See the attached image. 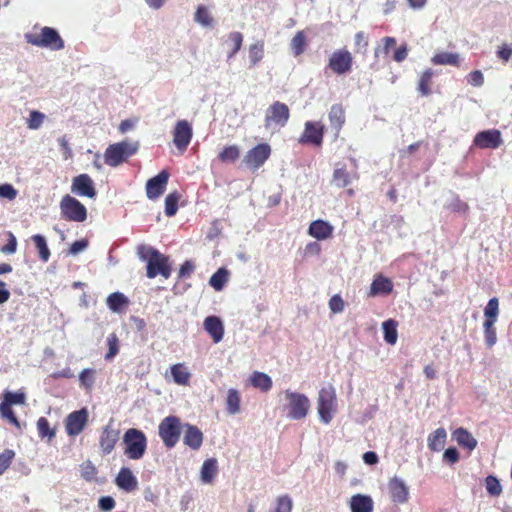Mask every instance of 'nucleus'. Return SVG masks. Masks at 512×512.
Segmentation results:
<instances>
[{
	"mask_svg": "<svg viewBox=\"0 0 512 512\" xmlns=\"http://www.w3.org/2000/svg\"><path fill=\"white\" fill-rule=\"evenodd\" d=\"M137 252L140 259L147 262L146 275L148 278L153 279L161 275L168 279L171 276L169 257L160 253L157 249L145 245H140Z\"/></svg>",
	"mask_w": 512,
	"mask_h": 512,
	"instance_id": "f257e3e1",
	"label": "nucleus"
},
{
	"mask_svg": "<svg viewBox=\"0 0 512 512\" xmlns=\"http://www.w3.org/2000/svg\"><path fill=\"white\" fill-rule=\"evenodd\" d=\"M338 409L336 389L328 384L319 390L317 397V412L319 419L324 424H329Z\"/></svg>",
	"mask_w": 512,
	"mask_h": 512,
	"instance_id": "f03ea898",
	"label": "nucleus"
},
{
	"mask_svg": "<svg viewBox=\"0 0 512 512\" xmlns=\"http://www.w3.org/2000/svg\"><path fill=\"white\" fill-rule=\"evenodd\" d=\"M124 455L130 460H140L146 453L148 440L145 433L129 428L123 435Z\"/></svg>",
	"mask_w": 512,
	"mask_h": 512,
	"instance_id": "7ed1b4c3",
	"label": "nucleus"
},
{
	"mask_svg": "<svg viewBox=\"0 0 512 512\" xmlns=\"http://www.w3.org/2000/svg\"><path fill=\"white\" fill-rule=\"evenodd\" d=\"M139 149L138 142L127 140L109 145L104 153V161L110 167H116L127 161V159L136 154Z\"/></svg>",
	"mask_w": 512,
	"mask_h": 512,
	"instance_id": "20e7f679",
	"label": "nucleus"
},
{
	"mask_svg": "<svg viewBox=\"0 0 512 512\" xmlns=\"http://www.w3.org/2000/svg\"><path fill=\"white\" fill-rule=\"evenodd\" d=\"M179 417L170 415L161 420L158 426V434L166 448L171 449L179 442L182 428Z\"/></svg>",
	"mask_w": 512,
	"mask_h": 512,
	"instance_id": "39448f33",
	"label": "nucleus"
},
{
	"mask_svg": "<svg viewBox=\"0 0 512 512\" xmlns=\"http://www.w3.org/2000/svg\"><path fill=\"white\" fill-rule=\"evenodd\" d=\"M285 399L287 400L286 410L287 417L292 420H301L306 418L310 410V400L302 393L285 391Z\"/></svg>",
	"mask_w": 512,
	"mask_h": 512,
	"instance_id": "423d86ee",
	"label": "nucleus"
},
{
	"mask_svg": "<svg viewBox=\"0 0 512 512\" xmlns=\"http://www.w3.org/2000/svg\"><path fill=\"white\" fill-rule=\"evenodd\" d=\"M25 39L29 44L37 47H48L53 50L64 48V41L57 30L51 27H43L40 33H27Z\"/></svg>",
	"mask_w": 512,
	"mask_h": 512,
	"instance_id": "0eeeda50",
	"label": "nucleus"
},
{
	"mask_svg": "<svg viewBox=\"0 0 512 512\" xmlns=\"http://www.w3.org/2000/svg\"><path fill=\"white\" fill-rule=\"evenodd\" d=\"M26 401V395L22 391L11 392L7 391L3 395V400L0 403V415L3 419L7 420L10 424L17 429H21V424L12 409L13 405H23Z\"/></svg>",
	"mask_w": 512,
	"mask_h": 512,
	"instance_id": "6e6552de",
	"label": "nucleus"
},
{
	"mask_svg": "<svg viewBox=\"0 0 512 512\" xmlns=\"http://www.w3.org/2000/svg\"><path fill=\"white\" fill-rule=\"evenodd\" d=\"M62 217L67 221L84 222L87 219L86 207L75 197L67 194L60 201Z\"/></svg>",
	"mask_w": 512,
	"mask_h": 512,
	"instance_id": "1a4fd4ad",
	"label": "nucleus"
},
{
	"mask_svg": "<svg viewBox=\"0 0 512 512\" xmlns=\"http://www.w3.org/2000/svg\"><path fill=\"white\" fill-rule=\"evenodd\" d=\"M353 55L346 49H336L328 58L327 68L336 75H345L352 71Z\"/></svg>",
	"mask_w": 512,
	"mask_h": 512,
	"instance_id": "9d476101",
	"label": "nucleus"
},
{
	"mask_svg": "<svg viewBox=\"0 0 512 512\" xmlns=\"http://www.w3.org/2000/svg\"><path fill=\"white\" fill-rule=\"evenodd\" d=\"M290 118L289 107L280 101L273 102L266 110L264 125L267 129L272 127H284Z\"/></svg>",
	"mask_w": 512,
	"mask_h": 512,
	"instance_id": "9b49d317",
	"label": "nucleus"
},
{
	"mask_svg": "<svg viewBox=\"0 0 512 512\" xmlns=\"http://www.w3.org/2000/svg\"><path fill=\"white\" fill-rule=\"evenodd\" d=\"M270 155V145L267 143H260L246 153L243 162L248 168L258 170L267 161Z\"/></svg>",
	"mask_w": 512,
	"mask_h": 512,
	"instance_id": "f8f14e48",
	"label": "nucleus"
},
{
	"mask_svg": "<svg viewBox=\"0 0 512 512\" xmlns=\"http://www.w3.org/2000/svg\"><path fill=\"white\" fill-rule=\"evenodd\" d=\"M89 414L86 408L69 413L65 419V430L68 436L75 437L82 433L88 423Z\"/></svg>",
	"mask_w": 512,
	"mask_h": 512,
	"instance_id": "ddd939ff",
	"label": "nucleus"
},
{
	"mask_svg": "<svg viewBox=\"0 0 512 512\" xmlns=\"http://www.w3.org/2000/svg\"><path fill=\"white\" fill-rule=\"evenodd\" d=\"M120 438V430L113 426L111 420L102 429L99 437V448L103 455H109L115 448Z\"/></svg>",
	"mask_w": 512,
	"mask_h": 512,
	"instance_id": "4468645a",
	"label": "nucleus"
},
{
	"mask_svg": "<svg viewBox=\"0 0 512 512\" xmlns=\"http://www.w3.org/2000/svg\"><path fill=\"white\" fill-rule=\"evenodd\" d=\"M192 136L193 130L190 123L187 120H179L174 128L173 142L181 153L186 151Z\"/></svg>",
	"mask_w": 512,
	"mask_h": 512,
	"instance_id": "2eb2a0df",
	"label": "nucleus"
},
{
	"mask_svg": "<svg viewBox=\"0 0 512 512\" xmlns=\"http://www.w3.org/2000/svg\"><path fill=\"white\" fill-rule=\"evenodd\" d=\"M71 192L78 196L91 199L97 196L94 182L88 174H80L73 178Z\"/></svg>",
	"mask_w": 512,
	"mask_h": 512,
	"instance_id": "dca6fc26",
	"label": "nucleus"
},
{
	"mask_svg": "<svg viewBox=\"0 0 512 512\" xmlns=\"http://www.w3.org/2000/svg\"><path fill=\"white\" fill-rule=\"evenodd\" d=\"M473 143L480 149H497L503 143L501 132L497 129L481 131L476 134Z\"/></svg>",
	"mask_w": 512,
	"mask_h": 512,
	"instance_id": "f3484780",
	"label": "nucleus"
},
{
	"mask_svg": "<svg viewBox=\"0 0 512 512\" xmlns=\"http://www.w3.org/2000/svg\"><path fill=\"white\" fill-rule=\"evenodd\" d=\"M169 177L170 173L167 170H162L147 181L146 195L150 200H155L164 193Z\"/></svg>",
	"mask_w": 512,
	"mask_h": 512,
	"instance_id": "a211bd4d",
	"label": "nucleus"
},
{
	"mask_svg": "<svg viewBox=\"0 0 512 512\" xmlns=\"http://www.w3.org/2000/svg\"><path fill=\"white\" fill-rule=\"evenodd\" d=\"M388 492L392 502L396 504H404L408 501V487L404 481L398 477H393L389 480Z\"/></svg>",
	"mask_w": 512,
	"mask_h": 512,
	"instance_id": "6ab92c4d",
	"label": "nucleus"
},
{
	"mask_svg": "<svg viewBox=\"0 0 512 512\" xmlns=\"http://www.w3.org/2000/svg\"><path fill=\"white\" fill-rule=\"evenodd\" d=\"M324 127L319 123L306 122L304 132L300 138V143H309L320 146L323 142Z\"/></svg>",
	"mask_w": 512,
	"mask_h": 512,
	"instance_id": "aec40b11",
	"label": "nucleus"
},
{
	"mask_svg": "<svg viewBox=\"0 0 512 512\" xmlns=\"http://www.w3.org/2000/svg\"><path fill=\"white\" fill-rule=\"evenodd\" d=\"M184 436L183 442L186 446L191 448L194 451L200 449L203 443V433L202 431L195 425H191L186 423L184 426Z\"/></svg>",
	"mask_w": 512,
	"mask_h": 512,
	"instance_id": "412c9836",
	"label": "nucleus"
},
{
	"mask_svg": "<svg viewBox=\"0 0 512 512\" xmlns=\"http://www.w3.org/2000/svg\"><path fill=\"white\" fill-rule=\"evenodd\" d=\"M115 483L125 492L135 491L138 487V481L132 471L127 467H122L116 476Z\"/></svg>",
	"mask_w": 512,
	"mask_h": 512,
	"instance_id": "4be33fe9",
	"label": "nucleus"
},
{
	"mask_svg": "<svg viewBox=\"0 0 512 512\" xmlns=\"http://www.w3.org/2000/svg\"><path fill=\"white\" fill-rule=\"evenodd\" d=\"M328 118L332 129L338 135L346 122L345 109L341 103L333 104L329 110Z\"/></svg>",
	"mask_w": 512,
	"mask_h": 512,
	"instance_id": "5701e85b",
	"label": "nucleus"
},
{
	"mask_svg": "<svg viewBox=\"0 0 512 512\" xmlns=\"http://www.w3.org/2000/svg\"><path fill=\"white\" fill-rule=\"evenodd\" d=\"M204 329L212 337L214 343H219L224 336V326L217 316H209L204 320Z\"/></svg>",
	"mask_w": 512,
	"mask_h": 512,
	"instance_id": "b1692460",
	"label": "nucleus"
},
{
	"mask_svg": "<svg viewBox=\"0 0 512 512\" xmlns=\"http://www.w3.org/2000/svg\"><path fill=\"white\" fill-rule=\"evenodd\" d=\"M392 281L383 275H377L370 286L369 296L389 295L393 291Z\"/></svg>",
	"mask_w": 512,
	"mask_h": 512,
	"instance_id": "393cba45",
	"label": "nucleus"
},
{
	"mask_svg": "<svg viewBox=\"0 0 512 512\" xmlns=\"http://www.w3.org/2000/svg\"><path fill=\"white\" fill-rule=\"evenodd\" d=\"M349 506L351 512H373L374 502L369 495L355 494L350 498Z\"/></svg>",
	"mask_w": 512,
	"mask_h": 512,
	"instance_id": "a878e982",
	"label": "nucleus"
},
{
	"mask_svg": "<svg viewBox=\"0 0 512 512\" xmlns=\"http://www.w3.org/2000/svg\"><path fill=\"white\" fill-rule=\"evenodd\" d=\"M170 374L175 384L179 386H189L192 374L185 363H176L171 365Z\"/></svg>",
	"mask_w": 512,
	"mask_h": 512,
	"instance_id": "bb28decb",
	"label": "nucleus"
},
{
	"mask_svg": "<svg viewBox=\"0 0 512 512\" xmlns=\"http://www.w3.org/2000/svg\"><path fill=\"white\" fill-rule=\"evenodd\" d=\"M308 233L318 240H325L332 236L333 226L326 221L315 220L310 224Z\"/></svg>",
	"mask_w": 512,
	"mask_h": 512,
	"instance_id": "cd10ccee",
	"label": "nucleus"
},
{
	"mask_svg": "<svg viewBox=\"0 0 512 512\" xmlns=\"http://www.w3.org/2000/svg\"><path fill=\"white\" fill-rule=\"evenodd\" d=\"M453 437L459 446L466 448L468 451H472L477 446V440L473 435L465 428H457L453 432Z\"/></svg>",
	"mask_w": 512,
	"mask_h": 512,
	"instance_id": "c85d7f7f",
	"label": "nucleus"
},
{
	"mask_svg": "<svg viewBox=\"0 0 512 512\" xmlns=\"http://www.w3.org/2000/svg\"><path fill=\"white\" fill-rule=\"evenodd\" d=\"M353 179H358V175L356 173L350 174L346 166L336 168L333 171L332 182L338 188H345L349 184H351Z\"/></svg>",
	"mask_w": 512,
	"mask_h": 512,
	"instance_id": "c756f323",
	"label": "nucleus"
},
{
	"mask_svg": "<svg viewBox=\"0 0 512 512\" xmlns=\"http://www.w3.org/2000/svg\"><path fill=\"white\" fill-rule=\"evenodd\" d=\"M434 75L435 72L431 68H427L420 74L417 82V91L422 96L431 95Z\"/></svg>",
	"mask_w": 512,
	"mask_h": 512,
	"instance_id": "7c9ffc66",
	"label": "nucleus"
},
{
	"mask_svg": "<svg viewBox=\"0 0 512 512\" xmlns=\"http://www.w3.org/2000/svg\"><path fill=\"white\" fill-rule=\"evenodd\" d=\"M250 383L253 387L262 392H268L272 388V379L263 372L255 371L250 376Z\"/></svg>",
	"mask_w": 512,
	"mask_h": 512,
	"instance_id": "2f4dec72",
	"label": "nucleus"
},
{
	"mask_svg": "<svg viewBox=\"0 0 512 512\" xmlns=\"http://www.w3.org/2000/svg\"><path fill=\"white\" fill-rule=\"evenodd\" d=\"M106 303L111 311L120 312L129 305V300L123 293L113 292L107 297Z\"/></svg>",
	"mask_w": 512,
	"mask_h": 512,
	"instance_id": "473e14b6",
	"label": "nucleus"
},
{
	"mask_svg": "<svg viewBox=\"0 0 512 512\" xmlns=\"http://www.w3.org/2000/svg\"><path fill=\"white\" fill-rule=\"evenodd\" d=\"M447 433L444 428H438L428 436V447L431 451H440L443 449Z\"/></svg>",
	"mask_w": 512,
	"mask_h": 512,
	"instance_id": "72a5a7b5",
	"label": "nucleus"
},
{
	"mask_svg": "<svg viewBox=\"0 0 512 512\" xmlns=\"http://www.w3.org/2000/svg\"><path fill=\"white\" fill-rule=\"evenodd\" d=\"M290 48L295 57L305 52L307 48V38L303 30L298 31L291 39Z\"/></svg>",
	"mask_w": 512,
	"mask_h": 512,
	"instance_id": "f704fd0d",
	"label": "nucleus"
},
{
	"mask_svg": "<svg viewBox=\"0 0 512 512\" xmlns=\"http://www.w3.org/2000/svg\"><path fill=\"white\" fill-rule=\"evenodd\" d=\"M431 62L435 65H452L459 66V56L451 52H437L431 58Z\"/></svg>",
	"mask_w": 512,
	"mask_h": 512,
	"instance_id": "c9c22d12",
	"label": "nucleus"
},
{
	"mask_svg": "<svg viewBox=\"0 0 512 512\" xmlns=\"http://www.w3.org/2000/svg\"><path fill=\"white\" fill-rule=\"evenodd\" d=\"M397 321L393 319L386 320L382 323V329L384 332V340L390 345H394L398 339L397 332Z\"/></svg>",
	"mask_w": 512,
	"mask_h": 512,
	"instance_id": "e433bc0d",
	"label": "nucleus"
},
{
	"mask_svg": "<svg viewBox=\"0 0 512 512\" xmlns=\"http://www.w3.org/2000/svg\"><path fill=\"white\" fill-rule=\"evenodd\" d=\"M31 239L35 244V247L38 251L40 260L44 263L48 262L50 259L51 253L47 246L45 237L40 234H35L31 237Z\"/></svg>",
	"mask_w": 512,
	"mask_h": 512,
	"instance_id": "4c0bfd02",
	"label": "nucleus"
},
{
	"mask_svg": "<svg viewBox=\"0 0 512 512\" xmlns=\"http://www.w3.org/2000/svg\"><path fill=\"white\" fill-rule=\"evenodd\" d=\"M217 473V461L210 458L204 461L201 468V479L205 483H211Z\"/></svg>",
	"mask_w": 512,
	"mask_h": 512,
	"instance_id": "58836bf2",
	"label": "nucleus"
},
{
	"mask_svg": "<svg viewBox=\"0 0 512 512\" xmlns=\"http://www.w3.org/2000/svg\"><path fill=\"white\" fill-rule=\"evenodd\" d=\"M37 431L41 439H47L50 442L56 435V429L50 427V423L45 417L37 420Z\"/></svg>",
	"mask_w": 512,
	"mask_h": 512,
	"instance_id": "ea45409f",
	"label": "nucleus"
},
{
	"mask_svg": "<svg viewBox=\"0 0 512 512\" xmlns=\"http://www.w3.org/2000/svg\"><path fill=\"white\" fill-rule=\"evenodd\" d=\"M228 270L225 268H219L209 279V284L216 291H221L228 281Z\"/></svg>",
	"mask_w": 512,
	"mask_h": 512,
	"instance_id": "a19ab883",
	"label": "nucleus"
},
{
	"mask_svg": "<svg viewBox=\"0 0 512 512\" xmlns=\"http://www.w3.org/2000/svg\"><path fill=\"white\" fill-rule=\"evenodd\" d=\"M240 157V149L237 145H229L218 154L221 163H234Z\"/></svg>",
	"mask_w": 512,
	"mask_h": 512,
	"instance_id": "79ce46f5",
	"label": "nucleus"
},
{
	"mask_svg": "<svg viewBox=\"0 0 512 512\" xmlns=\"http://www.w3.org/2000/svg\"><path fill=\"white\" fill-rule=\"evenodd\" d=\"M194 20L203 27H212L214 23L212 15L210 14L208 8L204 5H199L197 7Z\"/></svg>",
	"mask_w": 512,
	"mask_h": 512,
	"instance_id": "37998d69",
	"label": "nucleus"
},
{
	"mask_svg": "<svg viewBox=\"0 0 512 512\" xmlns=\"http://www.w3.org/2000/svg\"><path fill=\"white\" fill-rule=\"evenodd\" d=\"M240 394L236 389H229L227 394V412L229 414H237L240 411Z\"/></svg>",
	"mask_w": 512,
	"mask_h": 512,
	"instance_id": "c03bdc74",
	"label": "nucleus"
},
{
	"mask_svg": "<svg viewBox=\"0 0 512 512\" xmlns=\"http://www.w3.org/2000/svg\"><path fill=\"white\" fill-rule=\"evenodd\" d=\"M264 41L260 40L249 46V60L252 66L258 64L264 57Z\"/></svg>",
	"mask_w": 512,
	"mask_h": 512,
	"instance_id": "a18cd8bd",
	"label": "nucleus"
},
{
	"mask_svg": "<svg viewBox=\"0 0 512 512\" xmlns=\"http://www.w3.org/2000/svg\"><path fill=\"white\" fill-rule=\"evenodd\" d=\"M499 315V300L496 297L491 298L484 308L485 321L496 323Z\"/></svg>",
	"mask_w": 512,
	"mask_h": 512,
	"instance_id": "49530a36",
	"label": "nucleus"
},
{
	"mask_svg": "<svg viewBox=\"0 0 512 512\" xmlns=\"http://www.w3.org/2000/svg\"><path fill=\"white\" fill-rule=\"evenodd\" d=\"M181 194L177 191L169 193L165 198V214L169 217L174 216L178 210V202Z\"/></svg>",
	"mask_w": 512,
	"mask_h": 512,
	"instance_id": "de8ad7c7",
	"label": "nucleus"
},
{
	"mask_svg": "<svg viewBox=\"0 0 512 512\" xmlns=\"http://www.w3.org/2000/svg\"><path fill=\"white\" fill-rule=\"evenodd\" d=\"M79 381L86 391H91L95 383V370L91 368L83 369L79 374Z\"/></svg>",
	"mask_w": 512,
	"mask_h": 512,
	"instance_id": "09e8293b",
	"label": "nucleus"
},
{
	"mask_svg": "<svg viewBox=\"0 0 512 512\" xmlns=\"http://www.w3.org/2000/svg\"><path fill=\"white\" fill-rule=\"evenodd\" d=\"M494 325L495 323L490 321H484L483 323L485 343L488 348H492L497 342V333Z\"/></svg>",
	"mask_w": 512,
	"mask_h": 512,
	"instance_id": "8fccbe9b",
	"label": "nucleus"
},
{
	"mask_svg": "<svg viewBox=\"0 0 512 512\" xmlns=\"http://www.w3.org/2000/svg\"><path fill=\"white\" fill-rule=\"evenodd\" d=\"M228 42L231 46L228 58H232L242 47L243 35L240 32H232L228 35Z\"/></svg>",
	"mask_w": 512,
	"mask_h": 512,
	"instance_id": "3c124183",
	"label": "nucleus"
},
{
	"mask_svg": "<svg viewBox=\"0 0 512 512\" xmlns=\"http://www.w3.org/2000/svg\"><path fill=\"white\" fill-rule=\"evenodd\" d=\"M108 352L105 360L113 359L119 352V339L115 333H111L107 337Z\"/></svg>",
	"mask_w": 512,
	"mask_h": 512,
	"instance_id": "603ef678",
	"label": "nucleus"
},
{
	"mask_svg": "<svg viewBox=\"0 0 512 512\" xmlns=\"http://www.w3.org/2000/svg\"><path fill=\"white\" fill-rule=\"evenodd\" d=\"M485 486L487 492L492 496H499L502 493L500 482L495 476H487L485 479Z\"/></svg>",
	"mask_w": 512,
	"mask_h": 512,
	"instance_id": "864d4df0",
	"label": "nucleus"
},
{
	"mask_svg": "<svg viewBox=\"0 0 512 512\" xmlns=\"http://www.w3.org/2000/svg\"><path fill=\"white\" fill-rule=\"evenodd\" d=\"M381 43L383 44L382 47L377 46L374 51L375 57H379L380 54L387 55L390 52V49L393 48L396 45V39L394 37H384L381 40Z\"/></svg>",
	"mask_w": 512,
	"mask_h": 512,
	"instance_id": "5fc2aeb1",
	"label": "nucleus"
},
{
	"mask_svg": "<svg viewBox=\"0 0 512 512\" xmlns=\"http://www.w3.org/2000/svg\"><path fill=\"white\" fill-rule=\"evenodd\" d=\"M45 115L39 111H31L27 120V126L29 129L36 130L40 128L44 121Z\"/></svg>",
	"mask_w": 512,
	"mask_h": 512,
	"instance_id": "6e6d98bb",
	"label": "nucleus"
},
{
	"mask_svg": "<svg viewBox=\"0 0 512 512\" xmlns=\"http://www.w3.org/2000/svg\"><path fill=\"white\" fill-rule=\"evenodd\" d=\"M14 457L15 452L11 449H6L0 454V475L9 468Z\"/></svg>",
	"mask_w": 512,
	"mask_h": 512,
	"instance_id": "4d7b16f0",
	"label": "nucleus"
},
{
	"mask_svg": "<svg viewBox=\"0 0 512 512\" xmlns=\"http://www.w3.org/2000/svg\"><path fill=\"white\" fill-rule=\"evenodd\" d=\"M292 499L288 495H283L277 498L276 508L273 512H291Z\"/></svg>",
	"mask_w": 512,
	"mask_h": 512,
	"instance_id": "13d9d810",
	"label": "nucleus"
},
{
	"mask_svg": "<svg viewBox=\"0 0 512 512\" xmlns=\"http://www.w3.org/2000/svg\"><path fill=\"white\" fill-rule=\"evenodd\" d=\"M329 308L333 313H341L344 310L345 303L339 294L333 295L329 299Z\"/></svg>",
	"mask_w": 512,
	"mask_h": 512,
	"instance_id": "bf43d9fd",
	"label": "nucleus"
},
{
	"mask_svg": "<svg viewBox=\"0 0 512 512\" xmlns=\"http://www.w3.org/2000/svg\"><path fill=\"white\" fill-rule=\"evenodd\" d=\"M7 243L1 248V251L5 254H13L17 250V239L12 232H7Z\"/></svg>",
	"mask_w": 512,
	"mask_h": 512,
	"instance_id": "052dcab7",
	"label": "nucleus"
},
{
	"mask_svg": "<svg viewBox=\"0 0 512 512\" xmlns=\"http://www.w3.org/2000/svg\"><path fill=\"white\" fill-rule=\"evenodd\" d=\"M195 270V264L191 260H186L184 263L180 266L179 272H178V278L184 279L189 278L192 273Z\"/></svg>",
	"mask_w": 512,
	"mask_h": 512,
	"instance_id": "680f3d73",
	"label": "nucleus"
},
{
	"mask_svg": "<svg viewBox=\"0 0 512 512\" xmlns=\"http://www.w3.org/2000/svg\"><path fill=\"white\" fill-rule=\"evenodd\" d=\"M459 458V452L455 447H449L443 454V460L449 464H455Z\"/></svg>",
	"mask_w": 512,
	"mask_h": 512,
	"instance_id": "e2e57ef3",
	"label": "nucleus"
},
{
	"mask_svg": "<svg viewBox=\"0 0 512 512\" xmlns=\"http://www.w3.org/2000/svg\"><path fill=\"white\" fill-rule=\"evenodd\" d=\"M17 191L11 184L0 185V197L13 200L16 198Z\"/></svg>",
	"mask_w": 512,
	"mask_h": 512,
	"instance_id": "0e129e2a",
	"label": "nucleus"
},
{
	"mask_svg": "<svg viewBox=\"0 0 512 512\" xmlns=\"http://www.w3.org/2000/svg\"><path fill=\"white\" fill-rule=\"evenodd\" d=\"M115 500L111 496H103L99 499V508L104 511H111L115 507Z\"/></svg>",
	"mask_w": 512,
	"mask_h": 512,
	"instance_id": "69168bd1",
	"label": "nucleus"
},
{
	"mask_svg": "<svg viewBox=\"0 0 512 512\" xmlns=\"http://www.w3.org/2000/svg\"><path fill=\"white\" fill-rule=\"evenodd\" d=\"M97 474L95 466L91 462H87L82 466V477L86 480H93Z\"/></svg>",
	"mask_w": 512,
	"mask_h": 512,
	"instance_id": "338daca9",
	"label": "nucleus"
},
{
	"mask_svg": "<svg viewBox=\"0 0 512 512\" xmlns=\"http://www.w3.org/2000/svg\"><path fill=\"white\" fill-rule=\"evenodd\" d=\"M468 82L473 86H481L484 83V77L481 71L475 70L469 73Z\"/></svg>",
	"mask_w": 512,
	"mask_h": 512,
	"instance_id": "774afa93",
	"label": "nucleus"
}]
</instances>
